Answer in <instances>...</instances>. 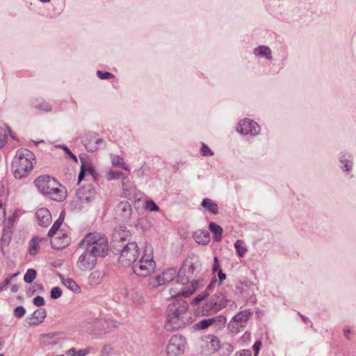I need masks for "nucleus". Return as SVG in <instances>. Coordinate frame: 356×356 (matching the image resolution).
Here are the masks:
<instances>
[{"label": "nucleus", "instance_id": "f257e3e1", "mask_svg": "<svg viewBox=\"0 0 356 356\" xmlns=\"http://www.w3.org/2000/svg\"><path fill=\"white\" fill-rule=\"evenodd\" d=\"M201 266V262L195 257L188 258L184 261L182 268L177 273V286L170 290L172 297H188L200 286L199 280H190L197 275Z\"/></svg>", "mask_w": 356, "mask_h": 356}, {"label": "nucleus", "instance_id": "f03ea898", "mask_svg": "<svg viewBox=\"0 0 356 356\" xmlns=\"http://www.w3.org/2000/svg\"><path fill=\"white\" fill-rule=\"evenodd\" d=\"M129 232L120 229L114 234V243H116L113 250L119 254L118 261L124 266H132L139 257L138 247L136 242H129L124 244Z\"/></svg>", "mask_w": 356, "mask_h": 356}, {"label": "nucleus", "instance_id": "7ed1b4c3", "mask_svg": "<svg viewBox=\"0 0 356 356\" xmlns=\"http://www.w3.org/2000/svg\"><path fill=\"white\" fill-rule=\"evenodd\" d=\"M165 328L168 331L178 330L189 322L188 304L183 300H177L170 303L166 310Z\"/></svg>", "mask_w": 356, "mask_h": 356}, {"label": "nucleus", "instance_id": "20e7f679", "mask_svg": "<svg viewBox=\"0 0 356 356\" xmlns=\"http://www.w3.org/2000/svg\"><path fill=\"white\" fill-rule=\"evenodd\" d=\"M35 156L27 149H20L13 160L12 168L16 179H22L29 175L33 168Z\"/></svg>", "mask_w": 356, "mask_h": 356}, {"label": "nucleus", "instance_id": "39448f33", "mask_svg": "<svg viewBox=\"0 0 356 356\" xmlns=\"http://www.w3.org/2000/svg\"><path fill=\"white\" fill-rule=\"evenodd\" d=\"M79 248H86L98 257H104L108 252V239L101 233H89L81 241Z\"/></svg>", "mask_w": 356, "mask_h": 356}, {"label": "nucleus", "instance_id": "423d86ee", "mask_svg": "<svg viewBox=\"0 0 356 356\" xmlns=\"http://www.w3.org/2000/svg\"><path fill=\"white\" fill-rule=\"evenodd\" d=\"M156 263L153 259V249L151 245L144 248L143 254L132 265L134 273L141 277H147L154 272Z\"/></svg>", "mask_w": 356, "mask_h": 356}, {"label": "nucleus", "instance_id": "0eeeda50", "mask_svg": "<svg viewBox=\"0 0 356 356\" xmlns=\"http://www.w3.org/2000/svg\"><path fill=\"white\" fill-rule=\"evenodd\" d=\"M252 314V311L251 309L239 312L230 320L227 327L229 330L233 333L241 332L245 327Z\"/></svg>", "mask_w": 356, "mask_h": 356}, {"label": "nucleus", "instance_id": "6e6552de", "mask_svg": "<svg viewBox=\"0 0 356 356\" xmlns=\"http://www.w3.org/2000/svg\"><path fill=\"white\" fill-rule=\"evenodd\" d=\"M186 346V338L181 334L172 335L166 346L167 356H179L184 352Z\"/></svg>", "mask_w": 356, "mask_h": 356}, {"label": "nucleus", "instance_id": "1a4fd4ad", "mask_svg": "<svg viewBox=\"0 0 356 356\" xmlns=\"http://www.w3.org/2000/svg\"><path fill=\"white\" fill-rule=\"evenodd\" d=\"M81 248L83 249V251L77 259V268L83 271L92 270L96 266L97 258L98 257L86 248Z\"/></svg>", "mask_w": 356, "mask_h": 356}, {"label": "nucleus", "instance_id": "9d476101", "mask_svg": "<svg viewBox=\"0 0 356 356\" xmlns=\"http://www.w3.org/2000/svg\"><path fill=\"white\" fill-rule=\"evenodd\" d=\"M177 276L175 269L170 268L164 270L161 274L156 275L149 281V284L153 288H156L172 281Z\"/></svg>", "mask_w": 356, "mask_h": 356}, {"label": "nucleus", "instance_id": "9b49d317", "mask_svg": "<svg viewBox=\"0 0 356 356\" xmlns=\"http://www.w3.org/2000/svg\"><path fill=\"white\" fill-rule=\"evenodd\" d=\"M260 131L259 125L249 119L241 120L237 127V131L243 135L257 136L259 134Z\"/></svg>", "mask_w": 356, "mask_h": 356}, {"label": "nucleus", "instance_id": "f8f14e48", "mask_svg": "<svg viewBox=\"0 0 356 356\" xmlns=\"http://www.w3.org/2000/svg\"><path fill=\"white\" fill-rule=\"evenodd\" d=\"M83 144L88 152H94L99 148L105 146L102 138L98 137L96 134H88L83 140Z\"/></svg>", "mask_w": 356, "mask_h": 356}, {"label": "nucleus", "instance_id": "ddd939ff", "mask_svg": "<svg viewBox=\"0 0 356 356\" xmlns=\"http://www.w3.org/2000/svg\"><path fill=\"white\" fill-rule=\"evenodd\" d=\"M55 179L49 175L40 176L35 181V185L38 191L45 195H48L51 187L55 186Z\"/></svg>", "mask_w": 356, "mask_h": 356}, {"label": "nucleus", "instance_id": "4468645a", "mask_svg": "<svg viewBox=\"0 0 356 356\" xmlns=\"http://www.w3.org/2000/svg\"><path fill=\"white\" fill-rule=\"evenodd\" d=\"M96 191L91 185L79 188L76 191V196L80 203H89L95 199Z\"/></svg>", "mask_w": 356, "mask_h": 356}, {"label": "nucleus", "instance_id": "2eb2a0df", "mask_svg": "<svg viewBox=\"0 0 356 356\" xmlns=\"http://www.w3.org/2000/svg\"><path fill=\"white\" fill-rule=\"evenodd\" d=\"M115 213L120 220L126 221L130 219L132 208L127 201H122L115 207Z\"/></svg>", "mask_w": 356, "mask_h": 356}, {"label": "nucleus", "instance_id": "dca6fc26", "mask_svg": "<svg viewBox=\"0 0 356 356\" xmlns=\"http://www.w3.org/2000/svg\"><path fill=\"white\" fill-rule=\"evenodd\" d=\"M205 348L203 352L205 354L210 355L218 351L220 348L219 339L213 335H207L202 339Z\"/></svg>", "mask_w": 356, "mask_h": 356}, {"label": "nucleus", "instance_id": "f3484780", "mask_svg": "<svg viewBox=\"0 0 356 356\" xmlns=\"http://www.w3.org/2000/svg\"><path fill=\"white\" fill-rule=\"evenodd\" d=\"M66 193L65 188L61 187L57 181L55 180V186L51 187L47 196L55 201L60 202L65 198Z\"/></svg>", "mask_w": 356, "mask_h": 356}, {"label": "nucleus", "instance_id": "a211bd4d", "mask_svg": "<svg viewBox=\"0 0 356 356\" xmlns=\"http://www.w3.org/2000/svg\"><path fill=\"white\" fill-rule=\"evenodd\" d=\"M38 223L43 227L48 226L51 222V215L46 208L38 209L35 213Z\"/></svg>", "mask_w": 356, "mask_h": 356}, {"label": "nucleus", "instance_id": "6ab92c4d", "mask_svg": "<svg viewBox=\"0 0 356 356\" xmlns=\"http://www.w3.org/2000/svg\"><path fill=\"white\" fill-rule=\"evenodd\" d=\"M216 321L225 323L227 318L223 316H218L216 318H205L195 323L193 325V328L195 330H204L212 325Z\"/></svg>", "mask_w": 356, "mask_h": 356}, {"label": "nucleus", "instance_id": "aec40b11", "mask_svg": "<svg viewBox=\"0 0 356 356\" xmlns=\"http://www.w3.org/2000/svg\"><path fill=\"white\" fill-rule=\"evenodd\" d=\"M101 327L98 330L97 334H107L113 332L119 327V323L117 321L113 320H104L101 322L97 327Z\"/></svg>", "mask_w": 356, "mask_h": 356}, {"label": "nucleus", "instance_id": "412c9836", "mask_svg": "<svg viewBox=\"0 0 356 356\" xmlns=\"http://www.w3.org/2000/svg\"><path fill=\"white\" fill-rule=\"evenodd\" d=\"M218 311L215 302L211 298L209 301L205 302L202 307H198V314L202 316H210L217 313Z\"/></svg>", "mask_w": 356, "mask_h": 356}, {"label": "nucleus", "instance_id": "4be33fe9", "mask_svg": "<svg viewBox=\"0 0 356 356\" xmlns=\"http://www.w3.org/2000/svg\"><path fill=\"white\" fill-rule=\"evenodd\" d=\"M341 163V169L345 171H350L353 169V156L348 152H341L339 156Z\"/></svg>", "mask_w": 356, "mask_h": 356}, {"label": "nucleus", "instance_id": "5701e85b", "mask_svg": "<svg viewBox=\"0 0 356 356\" xmlns=\"http://www.w3.org/2000/svg\"><path fill=\"white\" fill-rule=\"evenodd\" d=\"M69 243H70L69 237L64 234H63L62 236L51 238V247L54 249H57V250L64 248L65 247L68 245Z\"/></svg>", "mask_w": 356, "mask_h": 356}, {"label": "nucleus", "instance_id": "b1692460", "mask_svg": "<svg viewBox=\"0 0 356 356\" xmlns=\"http://www.w3.org/2000/svg\"><path fill=\"white\" fill-rule=\"evenodd\" d=\"M47 313L44 309H38L31 314V317L29 318L28 323L30 325H38L43 321Z\"/></svg>", "mask_w": 356, "mask_h": 356}, {"label": "nucleus", "instance_id": "393cba45", "mask_svg": "<svg viewBox=\"0 0 356 356\" xmlns=\"http://www.w3.org/2000/svg\"><path fill=\"white\" fill-rule=\"evenodd\" d=\"M211 299L215 302L218 312L226 307L231 302V300L227 299L222 293H216L211 297Z\"/></svg>", "mask_w": 356, "mask_h": 356}, {"label": "nucleus", "instance_id": "a878e982", "mask_svg": "<svg viewBox=\"0 0 356 356\" xmlns=\"http://www.w3.org/2000/svg\"><path fill=\"white\" fill-rule=\"evenodd\" d=\"M193 238L199 244L207 245L210 241V235L208 231L199 229L194 232Z\"/></svg>", "mask_w": 356, "mask_h": 356}, {"label": "nucleus", "instance_id": "bb28decb", "mask_svg": "<svg viewBox=\"0 0 356 356\" xmlns=\"http://www.w3.org/2000/svg\"><path fill=\"white\" fill-rule=\"evenodd\" d=\"M254 54L257 57L265 58L267 60L273 59L272 51L269 47L261 45L254 49Z\"/></svg>", "mask_w": 356, "mask_h": 356}, {"label": "nucleus", "instance_id": "cd10ccee", "mask_svg": "<svg viewBox=\"0 0 356 356\" xmlns=\"http://www.w3.org/2000/svg\"><path fill=\"white\" fill-rule=\"evenodd\" d=\"M46 239L44 238H40V237H33L30 243H29V252L31 255H35L37 252H38V250L40 248V243H42L43 241H45Z\"/></svg>", "mask_w": 356, "mask_h": 356}, {"label": "nucleus", "instance_id": "c85d7f7f", "mask_svg": "<svg viewBox=\"0 0 356 356\" xmlns=\"http://www.w3.org/2000/svg\"><path fill=\"white\" fill-rule=\"evenodd\" d=\"M201 206L213 215H216L218 213V204L209 198L203 199Z\"/></svg>", "mask_w": 356, "mask_h": 356}, {"label": "nucleus", "instance_id": "c756f323", "mask_svg": "<svg viewBox=\"0 0 356 356\" xmlns=\"http://www.w3.org/2000/svg\"><path fill=\"white\" fill-rule=\"evenodd\" d=\"M93 350L91 347H88L83 349L76 350L75 348H72L66 351L67 356H86Z\"/></svg>", "mask_w": 356, "mask_h": 356}, {"label": "nucleus", "instance_id": "7c9ffc66", "mask_svg": "<svg viewBox=\"0 0 356 356\" xmlns=\"http://www.w3.org/2000/svg\"><path fill=\"white\" fill-rule=\"evenodd\" d=\"M103 279V274L99 270L92 272L88 277V284L90 286H97L99 284Z\"/></svg>", "mask_w": 356, "mask_h": 356}, {"label": "nucleus", "instance_id": "2f4dec72", "mask_svg": "<svg viewBox=\"0 0 356 356\" xmlns=\"http://www.w3.org/2000/svg\"><path fill=\"white\" fill-rule=\"evenodd\" d=\"M209 230L213 234V238L216 241L219 242L222 240V228L215 224L210 222L209 225Z\"/></svg>", "mask_w": 356, "mask_h": 356}, {"label": "nucleus", "instance_id": "473e14b6", "mask_svg": "<svg viewBox=\"0 0 356 356\" xmlns=\"http://www.w3.org/2000/svg\"><path fill=\"white\" fill-rule=\"evenodd\" d=\"M63 284L69 289L70 291L74 293H79L81 291V289L79 285L71 278H62L61 279Z\"/></svg>", "mask_w": 356, "mask_h": 356}, {"label": "nucleus", "instance_id": "72a5a7b5", "mask_svg": "<svg viewBox=\"0 0 356 356\" xmlns=\"http://www.w3.org/2000/svg\"><path fill=\"white\" fill-rule=\"evenodd\" d=\"M31 104L33 107L41 111L46 112H49L51 111V106L49 103H47L42 99H33L32 100Z\"/></svg>", "mask_w": 356, "mask_h": 356}, {"label": "nucleus", "instance_id": "f704fd0d", "mask_svg": "<svg viewBox=\"0 0 356 356\" xmlns=\"http://www.w3.org/2000/svg\"><path fill=\"white\" fill-rule=\"evenodd\" d=\"M234 248L240 257H243L248 252V247L243 240H237L234 243Z\"/></svg>", "mask_w": 356, "mask_h": 356}, {"label": "nucleus", "instance_id": "c9c22d12", "mask_svg": "<svg viewBox=\"0 0 356 356\" xmlns=\"http://www.w3.org/2000/svg\"><path fill=\"white\" fill-rule=\"evenodd\" d=\"M111 163L115 167L120 168L125 170L129 171V168L125 165L123 159L120 156L112 155Z\"/></svg>", "mask_w": 356, "mask_h": 356}, {"label": "nucleus", "instance_id": "e433bc0d", "mask_svg": "<svg viewBox=\"0 0 356 356\" xmlns=\"http://www.w3.org/2000/svg\"><path fill=\"white\" fill-rule=\"evenodd\" d=\"M123 173L120 171L110 170L105 172V177L108 181L118 180L122 177Z\"/></svg>", "mask_w": 356, "mask_h": 356}, {"label": "nucleus", "instance_id": "4c0bfd02", "mask_svg": "<svg viewBox=\"0 0 356 356\" xmlns=\"http://www.w3.org/2000/svg\"><path fill=\"white\" fill-rule=\"evenodd\" d=\"M63 222V218L61 216L54 222V225L49 229L48 232V236L52 238L53 236L56 234V232L59 229L60 225Z\"/></svg>", "mask_w": 356, "mask_h": 356}, {"label": "nucleus", "instance_id": "58836bf2", "mask_svg": "<svg viewBox=\"0 0 356 356\" xmlns=\"http://www.w3.org/2000/svg\"><path fill=\"white\" fill-rule=\"evenodd\" d=\"M10 130L8 127H0V147H2L6 143Z\"/></svg>", "mask_w": 356, "mask_h": 356}, {"label": "nucleus", "instance_id": "ea45409f", "mask_svg": "<svg viewBox=\"0 0 356 356\" xmlns=\"http://www.w3.org/2000/svg\"><path fill=\"white\" fill-rule=\"evenodd\" d=\"M36 277V271L34 269H28L24 276V281L26 283H31Z\"/></svg>", "mask_w": 356, "mask_h": 356}, {"label": "nucleus", "instance_id": "a19ab883", "mask_svg": "<svg viewBox=\"0 0 356 356\" xmlns=\"http://www.w3.org/2000/svg\"><path fill=\"white\" fill-rule=\"evenodd\" d=\"M18 273H14L11 275H10L9 277H8L6 279H5L1 284H0V292H1L2 291H3L6 287L7 286L10 284V281L15 278V277H17L18 275Z\"/></svg>", "mask_w": 356, "mask_h": 356}, {"label": "nucleus", "instance_id": "79ce46f5", "mask_svg": "<svg viewBox=\"0 0 356 356\" xmlns=\"http://www.w3.org/2000/svg\"><path fill=\"white\" fill-rule=\"evenodd\" d=\"M26 313V309L23 306H17L15 308L13 311V315L17 318H21L24 316Z\"/></svg>", "mask_w": 356, "mask_h": 356}, {"label": "nucleus", "instance_id": "37998d69", "mask_svg": "<svg viewBox=\"0 0 356 356\" xmlns=\"http://www.w3.org/2000/svg\"><path fill=\"white\" fill-rule=\"evenodd\" d=\"M62 296V290L60 288L56 286L51 289L50 296L52 299H58Z\"/></svg>", "mask_w": 356, "mask_h": 356}, {"label": "nucleus", "instance_id": "c03bdc74", "mask_svg": "<svg viewBox=\"0 0 356 356\" xmlns=\"http://www.w3.org/2000/svg\"><path fill=\"white\" fill-rule=\"evenodd\" d=\"M145 209L149 211H159L158 206L155 204L153 200H147L145 202Z\"/></svg>", "mask_w": 356, "mask_h": 356}, {"label": "nucleus", "instance_id": "a18cd8bd", "mask_svg": "<svg viewBox=\"0 0 356 356\" xmlns=\"http://www.w3.org/2000/svg\"><path fill=\"white\" fill-rule=\"evenodd\" d=\"M251 339V334L248 332H245L242 337L238 339V343L241 346H244L245 343H248Z\"/></svg>", "mask_w": 356, "mask_h": 356}, {"label": "nucleus", "instance_id": "49530a36", "mask_svg": "<svg viewBox=\"0 0 356 356\" xmlns=\"http://www.w3.org/2000/svg\"><path fill=\"white\" fill-rule=\"evenodd\" d=\"M201 153L204 156H212L213 155V152L204 143L202 144Z\"/></svg>", "mask_w": 356, "mask_h": 356}, {"label": "nucleus", "instance_id": "de8ad7c7", "mask_svg": "<svg viewBox=\"0 0 356 356\" xmlns=\"http://www.w3.org/2000/svg\"><path fill=\"white\" fill-rule=\"evenodd\" d=\"M58 147L64 150V152L74 161H77L76 156L71 152V150L65 145H59Z\"/></svg>", "mask_w": 356, "mask_h": 356}, {"label": "nucleus", "instance_id": "09e8293b", "mask_svg": "<svg viewBox=\"0 0 356 356\" xmlns=\"http://www.w3.org/2000/svg\"><path fill=\"white\" fill-rule=\"evenodd\" d=\"M97 74L98 77L101 79H111L113 78V76H114L113 74H112L110 72H103L99 70H98L97 72Z\"/></svg>", "mask_w": 356, "mask_h": 356}, {"label": "nucleus", "instance_id": "8fccbe9b", "mask_svg": "<svg viewBox=\"0 0 356 356\" xmlns=\"http://www.w3.org/2000/svg\"><path fill=\"white\" fill-rule=\"evenodd\" d=\"M220 270H221V268L220 266L219 259H218V257H215L213 258V264L212 266V272H213V273H216V272H218Z\"/></svg>", "mask_w": 356, "mask_h": 356}, {"label": "nucleus", "instance_id": "3c124183", "mask_svg": "<svg viewBox=\"0 0 356 356\" xmlns=\"http://www.w3.org/2000/svg\"><path fill=\"white\" fill-rule=\"evenodd\" d=\"M113 350V348L110 345H104L101 350V355L108 356L109 355Z\"/></svg>", "mask_w": 356, "mask_h": 356}, {"label": "nucleus", "instance_id": "603ef678", "mask_svg": "<svg viewBox=\"0 0 356 356\" xmlns=\"http://www.w3.org/2000/svg\"><path fill=\"white\" fill-rule=\"evenodd\" d=\"M33 304L37 307H41L44 305V300L42 296H38L33 300Z\"/></svg>", "mask_w": 356, "mask_h": 356}, {"label": "nucleus", "instance_id": "864d4df0", "mask_svg": "<svg viewBox=\"0 0 356 356\" xmlns=\"http://www.w3.org/2000/svg\"><path fill=\"white\" fill-rule=\"evenodd\" d=\"M234 356H252V352L248 349H243L236 352Z\"/></svg>", "mask_w": 356, "mask_h": 356}, {"label": "nucleus", "instance_id": "5fc2aeb1", "mask_svg": "<svg viewBox=\"0 0 356 356\" xmlns=\"http://www.w3.org/2000/svg\"><path fill=\"white\" fill-rule=\"evenodd\" d=\"M122 185L124 190H129V186L130 184V181L127 177L122 176Z\"/></svg>", "mask_w": 356, "mask_h": 356}, {"label": "nucleus", "instance_id": "6e6d98bb", "mask_svg": "<svg viewBox=\"0 0 356 356\" xmlns=\"http://www.w3.org/2000/svg\"><path fill=\"white\" fill-rule=\"evenodd\" d=\"M261 343L260 341H257L253 346H252V348H253V350L254 352V356H258V354H259V350L261 348Z\"/></svg>", "mask_w": 356, "mask_h": 356}, {"label": "nucleus", "instance_id": "4d7b16f0", "mask_svg": "<svg viewBox=\"0 0 356 356\" xmlns=\"http://www.w3.org/2000/svg\"><path fill=\"white\" fill-rule=\"evenodd\" d=\"M208 296V293L203 292L200 294H199L194 300L193 301L195 302H199L202 300H203L207 296Z\"/></svg>", "mask_w": 356, "mask_h": 356}, {"label": "nucleus", "instance_id": "13d9d810", "mask_svg": "<svg viewBox=\"0 0 356 356\" xmlns=\"http://www.w3.org/2000/svg\"><path fill=\"white\" fill-rule=\"evenodd\" d=\"M217 273H218V277L220 282H223L227 277L226 274L222 272V269L218 271Z\"/></svg>", "mask_w": 356, "mask_h": 356}, {"label": "nucleus", "instance_id": "bf43d9fd", "mask_svg": "<svg viewBox=\"0 0 356 356\" xmlns=\"http://www.w3.org/2000/svg\"><path fill=\"white\" fill-rule=\"evenodd\" d=\"M343 333H344V336L347 339H350L351 337H350V333H351V330L350 327H346L344 329H343Z\"/></svg>", "mask_w": 356, "mask_h": 356}, {"label": "nucleus", "instance_id": "052dcab7", "mask_svg": "<svg viewBox=\"0 0 356 356\" xmlns=\"http://www.w3.org/2000/svg\"><path fill=\"white\" fill-rule=\"evenodd\" d=\"M57 335H58V334H56V333H49V334H42V337L47 339H51Z\"/></svg>", "mask_w": 356, "mask_h": 356}, {"label": "nucleus", "instance_id": "680f3d73", "mask_svg": "<svg viewBox=\"0 0 356 356\" xmlns=\"http://www.w3.org/2000/svg\"><path fill=\"white\" fill-rule=\"evenodd\" d=\"M224 347L229 353L234 351V346L229 343H225Z\"/></svg>", "mask_w": 356, "mask_h": 356}, {"label": "nucleus", "instance_id": "e2e57ef3", "mask_svg": "<svg viewBox=\"0 0 356 356\" xmlns=\"http://www.w3.org/2000/svg\"><path fill=\"white\" fill-rule=\"evenodd\" d=\"M216 280H212L210 284L207 286V289L208 291H212L213 289L214 288V286H216Z\"/></svg>", "mask_w": 356, "mask_h": 356}, {"label": "nucleus", "instance_id": "0e129e2a", "mask_svg": "<svg viewBox=\"0 0 356 356\" xmlns=\"http://www.w3.org/2000/svg\"><path fill=\"white\" fill-rule=\"evenodd\" d=\"M85 176V172H84V170H83V166L81 167V171L79 174V177H78V179H79V181L80 182L84 177Z\"/></svg>", "mask_w": 356, "mask_h": 356}, {"label": "nucleus", "instance_id": "69168bd1", "mask_svg": "<svg viewBox=\"0 0 356 356\" xmlns=\"http://www.w3.org/2000/svg\"><path fill=\"white\" fill-rule=\"evenodd\" d=\"M5 209L2 207L0 209V222L3 221L5 218Z\"/></svg>", "mask_w": 356, "mask_h": 356}, {"label": "nucleus", "instance_id": "338daca9", "mask_svg": "<svg viewBox=\"0 0 356 356\" xmlns=\"http://www.w3.org/2000/svg\"><path fill=\"white\" fill-rule=\"evenodd\" d=\"M18 290H19V286L17 284H13L10 288V291L12 293H16V292H17Z\"/></svg>", "mask_w": 356, "mask_h": 356}, {"label": "nucleus", "instance_id": "774afa93", "mask_svg": "<svg viewBox=\"0 0 356 356\" xmlns=\"http://www.w3.org/2000/svg\"><path fill=\"white\" fill-rule=\"evenodd\" d=\"M143 171L142 168H140L138 170V175H143Z\"/></svg>", "mask_w": 356, "mask_h": 356}]
</instances>
